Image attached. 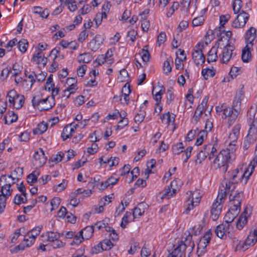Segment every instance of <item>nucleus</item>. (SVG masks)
<instances>
[{
	"label": "nucleus",
	"mask_w": 257,
	"mask_h": 257,
	"mask_svg": "<svg viewBox=\"0 0 257 257\" xmlns=\"http://www.w3.org/2000/svg\"><path fill=\"white\" fill-rule=\"evenodd\" d=\"M235 145L229 143L226 149H222L216 156L213 160V167L215 169H220L223 173L227 171L228 164L230 163L235 159Z\"/></svg>",
	"instance_id": "nucleus-1"
},
{
	"label": "nucleus",
	"mask_w": 257,
	"mask_h": 257,
	"mask_svg": "<svg viewBox=\"0 0 257 257\" xmlns=\"http://www.w3.org/2000/svg\"><path fill=\"white\" fill-rule=\"evenodd\" d=\"M235 186H232V183H226V186L223 185L221 187V190L225 191V198L227 194L229 195V201L230 207L240 210L241 202L243 198V193L242 191L234 190Z\"/></svg>",
	"instance_id": "nucleus-2"
},
{
	"label": "nucleus",
	"mask_w": 257,
	"mask_h": 257,
	"mask_svg": "<svg viewBox=\"0 0 257 257\" xmlns=\"http://www.w3.org/2000/svg\"><path fill=\"white\" fill-rule=\"evenodd\" d=\"M223 37H220L216 42V46L219 47V50H221L219 54L220 61L222 63H227L230 59L233 56L234 47L230 43L224 44L223 41Z\"/></svg>",
	"instance_id": "nucleus-3"
},
{
	"label": "nucleus",
	"mask_w": 257,
	"mask_h": 257,
	"mask_svg": "<svg viewBox=\"0 0 257 257\" xmlns=\"http://www.w3.org/2000/svg\"><path fill=\"white\" fill-rule=\"evenodd\" d=\"M225 199V191L221 190V186L219 187L218 194L213 203L211 210V217L213 220H216L219 217L223 207V203Z\"/></svg>",
	"instance_id": "nucleus-4"
},
{
	"label": "nucleus",
	"mask_w": 257,
	"mask_h": 257,
	"mask_svg": "<svg viewBox=\"0 0 257 257\" xmlns=\"http://www.w3.org/2000/svg\"><path fill=\"white\" fill-rule=\"evenodd\" d=\"M19 180L18 177H14L11 175H2L0 178V185H2L1 192L5 195H11L12 190L11 186Z\"/></svg>",
	"instance_id": "nucleus-5"
},
{
	"label": "nucleus",
	"mask_w": 257,
	"mask_h": 257,
	"mask_svg": "<svg viewBox=\"0 0 257 257\" xmlns=\"http://www.w3.org/2000/svg\"><path fill=\"white\" fill-rule=\"evenodd\" d=\"M32 102L34 108L40 111L48 110L53 107V98L48 96L41 99L39 96H35L33 97Z\"/></svg>",
	"instance_id": "nucleus-6"
},
{
	"label": "nucleus",
	"mask_w": 257,
	"mask_h": 257,
	"mask_svg": "<svg viewBox=\"0 0 257 257\" xmlns=\"http://www.w3.org/2000/svg\"><path fill=\"white\" fill-rule=\"evenodd\" d=\"M192 240V235L189 233L185 237V239L184 240H182L177 246L175 248L174 254L176 253L178 254L181 253H183V252H186V250L190 253L193 250L195 246L194 243Z\"/></svg>",
	"instance_id": "nucleus-7"
},
{
	"label": "nucleus",
	"mask_w": 257,
	"mask_h": 257,
	"mask_svg": "<svg viewBox=\"0 0 257 257\" xmlns=\"http://www.w3.org/2000/svg\"><path fill=\"white\" fill-rule=\"evenodd\" d=\"M7 97L8 98L10 105L17 109L21 108L25 102L24 95L19 94L15 89L10 90Z\"/></svg>",
	"instance_id": "nucleus-8"
},
{
	"label": "nucleus",
	"mask_w": 257,
	"mask_h": 257,
	"mask_svg": "<svg viewBox=\"0 0 257 257\" xmlns=\"http://www.w3.org/2000/svg\"><path fill=\"white\" fill-rule=\"evenodd\" d=\"M248 171H245L243 173L242 170L236 168L231 171L228 172V176L229 178V180L226 183H232L233 186H235V184L237 183L239 181H241L243 177H245V183L247 182L248 177L251 175L252 171L250 172H248V175L246 177L245 175L247 174Z\"/></svg>",
	"instance_id": "nucleus-9"
},
{
	"label": "nucleus",
	"mask_w": 257,
	"mask_h": 257,
	"mask_svg": "<svg viewBox=\"0 0 257 257\" xmlns=\"http://www.w3.org/2000/svg\"><path fill=\"white\" fill-rule=\"evenodd\" d=\"M94 231V226H87L80 230L79 232V236L76 237L73 242L76 245H79L83 240L90 239L93 235Z\"/></svg>",
	"instance_id": "nucleus-10"
},
{
	"label": "nucleus",
	"mask_w": 257,
	"mask_h": 257,
	"mask_svg": "<svg viewBox=\"0 0 257 257\" xmlns=\"http://www.w3.org/2000/svg\"><path fill=\"white\" fill-rule=\"evenodd\" d=\"M204 49L203 43H198L192 52V59L196 65H202L205 60V57L202 52Z\"/></svg>",
	"instance_id": "nucleus-11"
},
{
	"label": "nucleus",
	"mask_w": 257,
	"mask_h": 257,
	"mask_svg": "<svg viewBox=\"0 0 257 257\" xmlns=\"http://www.w3.org/2000/svg\"><path fill=\"white\" fill-rule=\"evenodd\" d=\"M239 113L234 110L230 106H227L226 109L222 115L223 119H227V123L228 127L231 126L235 122Z\"/></svg>",
	"instance_id": "nucleus-12"
},
{
	"label": "nucleus",
	"mask_w": 257,
	"mask_h": 257,
	"mask_svg": "<svg viewBox=\"0 0 257 257\" xmlns=\"http://www.w3.org/2000/svg\"><path fill=\"white\" fill-rule=\"evenodd\" d=\"M190 193L191 197H190L185 202L186 207L184 213L186 214H188L190 211L192 210L195 206L198 205L200 201V196H197V191L193 193L190 191Z\"/></svg>",
	"instance_id": "nucleus-13"
},
{
	"label": "nucleus",
	"mask_w": 257,
	"mask_h": 257,
	"mask_svg": "<svg viewBox=\"0 0 257 257\" xmlns=\"http://www.w3.org/2000/svg\"><path fill=\"white\" fill-rule=\"evenodd\" d=\"M47 158L45 156L44 152L42 148L35 152L33 157V164L36 168H40L45 164Z\"/></svg>",
	"instance_id": "nucleus-14"
},
{
	"label": "nucleus",
	"mask_w": 257,
	"mask_h": 257,
	"mask_svg": "<svg viewBox=\"0 0 257 257\" xmlns=\"http://www.w3.org/2000/svg\"><path fill=\"white\" fill-rule=\"evenodd\" d=\"M219 149V146L217 142H214L213 144H209L204 145L203 149L201 150L208 156V160H211L215 156V154L217 153V150Z\"/></svg>",
	"instance_id": "nucleus-15"
},
{
	"label": "nucleus",
	"mask_w": 257,
	"mask_h": 257,
	"mask_svg": "<svg viewBox=\"0 0 257 257\" xmlns=\"http://www.w3.org/2000/svg\"><path fill=\"white\" fill-rule=\"evenodd\" d=\"M249 15L248 13L242 11L232 22V27L235 28L243 27L248 20Z\"/></svg>",
	"instance_id": "nucleus-16"
},
{
	"label": "nucleus",
	"mask_w": 257,
	"mask_h": 257,
	"mask_svg": "<svg viewBox=\"0 0 257 257\" xmlns=\"http://www.w3.org/2000/svg\"><path fill=\"white\" fill-rule=\"evenodd\" d=\"M252 209L250 207H245L244 211L239 216L236 223V228L241 230L243 228V226L246 224L247 222L248 218L251 214Z\"/></svg>",
	"instance_id": "nucleus-17"
},
{
	"label": "nucleus",
	"mask_w": 257,
	"mask_h": 257,
	"mask_svg": "<svg viewBox=\"0 0 257 257\" xmlns=\"http://www.w3.org/2000/svg\"><path fill=\"white\" fill-rule=\"evenodd\" d=\"M208 100V97L205 96L202 100V102L198 105L192 118L193 122L196 123L199 120L200 117H201L203 114L204 108L206 107L207 105Z\"/></svg>",
	"instance_id": "nucleus-18"
},
{
	"label": "nucleus",
	"mask_w": 257,
	"mask_h": 257,
	"mask_svg": "<svg viewBox=\"0 0 257 257\" xmlns=\"http://www.w3.org/2000/svg\"><path fill=\"white\" fill-rule=\"evenodd\" d=\"M34 238H32L30 236H25L23 241L18 246L15 247L14 249H11V252L16 253L20 250H24L26 247L31 246L35 242Z\"/></svg>",
	"instance_id": "nucleus-19"
},
{
	"label": "nucleus",
	"mask_w": 257,
	"mask_h": 257,
	"mask_svg": "<svg viewBox=\"0 0 257 257\" xmlns=\"http://www.w3.org/2000/svg\"><path fill=\"white\" fill-rule=\"evenodd\" d=\"M65 84L68 85V87L65 89V93L66 92H69V94L67 95L65 94V96H66L67 98H68L71 94L74 93L78 89L76 84L77 80L76 78L73 77H68L65 81Z\"/></svg>",
	"instance_id": "nucleus-20"
},
{
	"label": "nucleus",
	"mask_w": 257,
	"mask_h": 257,
	"mask_svg": "<svg viewBox=\"0 0 257 257\" xmlns=\"http://www.w3.org/2000/svg\"><path fill=\"white\" fill-rule=\"evenodd\" d=\"M240 211L239 210L236 209V208H233L230 207L224 217V223L230 225V223L232 222L238 215Z\"/></svg>",
	"instance_id": "nucleus-21"
},
{
	"label": "nucleus",
	"mask_w": 257,
	"mask_h": 257,
	"mask_svg": "<svg viewBox=\"0 0 257 257\" xmlns=\"http://www.w3.org/2000/svg\"><path fill=\"white\" fill-rule=\"evenodd\" d=\"M229 224L223 223L216 226L215 233L220 238L225 239L226 237V233L229 228Z\"/></svg>",
	"instance_id": "nucleus-22"
},
{
	"label": "nucleus",
	"mask_w": 257,
	"mask_h": 257,
	"mask_svg": "<svg viewBox=\"0 0 257 257\" xmlns=\"http://www.w3.org/2000/svg\"><path fill=\"white\" fill-rule=\"evenodd\" d=\"M31 61L36 62L38 65H42L43 67H44L47 64V58L41 51H38L36 53L33 54Z\"/></svg>",
	"instance_id": "nucleus-23"
},
{
	"label": "nucleus",
	"mask_w": 257,
	"mask_h": 257,
	"mask_svg": "<svg viewBox=\"0 0 257 257\" xmlns=\"http://www.w3.org/2000/svg\"><path fill=\"white\" fill-rule=\"evenodd\" d=\"M148 208V205L145 202H141L138 204L133 211V215L134 218H139L145 212Z\"/></svg>",
	"instance_id": "nucleus-24"
},
{
	"label": "nucleus",
	"mask_w": 257,
	"mask_h": 257,
	"mask_svg": "<svg viewBox=\"0 0 257 257\" xmlns=\"http://www.w3.org/2000/svg\"><path fill=\"white\" fill-rule=\"evenodd\" d=\"M257 242V228L250 232L244 241V245L253 246Z\"/></svg>",
	"instance_id": "nucleus-25"
},
{
	"label": "nucleus",
	"mask_w": 257,
	"mask_h": 257,
	"mask_svg": "<svg viewBox=\"0 0 257 257\" xmlns=\"http://www.w3.org/2000/svg\"><path fill=\"white\" fill-rule=\"evenodd\" d=\"M219 51V47L216 46V43L213 46L207 54V61L210 63V62H215L218 58L217 53Z\"/></svg>",
	"instance_id": "nucleus-26"
},
{
	"label": "nucleus",
	"mask_w": 257,
	"mask_h": 257,
	"mask_svg": "<svg viewBox=\"0 0 257 257\" xmlns=\"http://www.w3.org/2000/svg\"><path fill=\"white\" fill-rule=\"evenodd\" d=\"M79 236L78 233H76L75 232L72 231H69L65 233V244L70 245H76L73 242L75 241V237Z\"/></svg>",
	"instance_id": "nucleus-27"
},
{
	"label": "nucleus",
	"mask_w": 257,
	"mask_h": 257,
	"mask_svg": "<svg viewBox=\"0 0 257 257\" xmlns=\"http://www.w3.org/2000/svg\"><path fill=\"white\" fill-rule=\"evenodd\" d=\"M99 38H101L100 36L96 35L88 44V47L92 51H97L102 43V41L99 40Z\"/></svg>",
	"instance_id": "nucleus-28"
},
{
	"label": "nucleus",
	"mask_w": 257,
	"mask_h": 257,
	"mask_svg": "<svg viewBox=\"0 0 257 257\" xmlns=\"http://www.w3.org/2000/svg\"><path fill=\"white\" fill-rule=\"evenodd\" d=\"M18 116L13 111H9L4 116L5 123L6 124H11L16 122L18 120Z\"/></svg>",
	"instance_id": "nucleus-29"
},
{
	"label": "nucleus",
	"mask_w": 257,
	"mask_h": 257,
	"mask_svg": "<svg viewBox=\"0 0 257 257\" xmlns=\"http://www.w3.org/2000/svg\"><path fill=\"white\" fill-rule=\"evenodd\" d=\"M256 30L255 28L251 27L246 32L245 39L248 43L251 44L256 36Z\"/></svg>",
	"instance_id": "nucleus-30"
},
{
	"label": "nucleus",
	"mask_w": 257,
	"mask_h": 257,
	"mask_svg": "<svg viewBox=\"0 0 257 257\" xmlns=\"http://www.w3.org/2000/svg\"><path fill=\"white\" fill-rule=\"evenodd\" d=\"M241 125L239 124H235L230 133L229 138L231 140L232 143L235 142L238 139L239 135L240 134V130Z\"/></svg>",
	"instance_id": "nucleus-31"
},
{
	"label": "nucleus",
	"mask_w": 257,
	"mask_h": 257,
	"mask_svg": "<svg viewBox=\"0 0 257 257\" xmlns=\"http://www.w3.org/2000/svg\"><path fill=\"white\" fill-rule=\"evenodd\" d=\"M211 235V231L210 230H209L206 232L203 237L200 239L198 244H199L201 248H202L203 246L206 247L210 243Z\"/></svg>",
	"instance_id": "nucleus-32"
},
{
	"label": "nucleus",
	"mask_w": 257,
	"mask_h": 257,
	"mask_svg": "<svg viewBox=\"0 0 257 257\" xmlns=\"http://www.w3.org/2000/svg\"><path fill=\"white\" fill-rule=\"evenodd\" d=\"M241 95L242 94L241 93L236 94L235 98L233 101V105L231 107L234 110L236 111V112L239 113L241 111Z\"/></svg>",
	"instance_id": "nucleus-33"
},
{
	"label": "nucleus",
	"mask_w": 257,
	"mask_h": 257,
	"mask_svg": "<svg viewBox=\"0 0 257 257\" xmlns=\"http://www.w3.org/2000/svg\"><path fill=\"white\" fill-rule=\"evenodd\" d=\"M249 49L247 45L242 50L241 59L243 62L247 63L251 60V54Z\"/></svg>",
	"instance_id": "nucleus-34"
},
{
	"label": "nucleus",
	"mask_w": 257,
	"mask_h": 257,
	"mask_svg": "<svg viewBox=\"0 0 257 257\" xmlns=\"http://www.w3.org/2000/svg\"><path fill=\"white\" fill-rule=\"evenodd\" d=\"M47 128V123L42 121L38 124L36 128L33 130V133L35 135H41L46 132Z\"/></svg>",
	"instance_id": "nucleus-35"
},
{
	"label": "nucleus",
	"mask_w": 257,
	"mask_h": 257,
	"mask_svg": "<svg viewBox=\"0 0 257 257\" xmlns=\"http://www.w3.org/2000/svg\"><path fill=\"white\" fill-rule=\"evenodd\" d=\"M161 119H162V122L163 123L169 125L170 123H173L174 122L175 117L174 114H173V116H171L170 112H168L163 114L161 116Z\"/></svg>",
	"instance_id": "nucleus-36"
},
{
	"label": "nucleus",
	"mask_w": 257,
	"mask_h": 257,
	"mask_svg": "<svg viewBox=\"0 0 257 257\" xmlns=\"http://www.w3.org/2000/svg\"><path fill=\"white\" fill-rule=\"evenodd\" d=\"M230 18V16L229 15H221L220 16V26L218 28L220 32H225L224 25L228 21ZM219 35H221V33H219Z\"/></svg>",
	"instance_id": "nucleus-37"
},
{
	"label": "nucleus",
	"mask_w": 257,
	"mask_h": 257,
	"mask_svg": "<svg viewBox=\"0 0 257 257\" xmlns=\"http://www.w3.org/2000/svg\"><path fill=\"white\" fill-rule=\"evenodd\" d=\"M215 70L213 68H204L202 69L201 74L204 78L206 80L208 79L209 77H213L215 74Z\"/></svg>",
	"instance_id": "nucleus-38"
},
{
	"label": "nucleus",
	"mask_w": 257,
	"mask_h": 257,
	"mask_svg": "<svg viewBox=\"0 0 257 257\" xmlns=\"http://www.w3.org/2000/svg\"><path fill=\"white\" fill-rule=\"evenodd\" d=\"M91 59L92 57L91 55L88 53L80 54L77 58V61L80 63H88L91 61Z\"/></svg>",
	"instance_id": "nucleus-39"
},
{
	"label": "nucleus",
	"mask_w": 257,
	"mask_h": 257,
	"mask_svg": "<svg viewBox=\"0 0 257 257\" xmlns=\"http://www.w3.org/2000/svg\"><path fill=\"white\" fill-rule=\"evenodd\" d=\"M257 136V120L253 119L250 125L247 137Z\"/></svg>",
	"instance_id": "nucleus-40"
},
{
	"label": "nucleus",
	"mask_w": 257,
	"mask_h": 257,
	"mask_svg": "<svg viewBox=\"0 0 257 257\" xmlns=\"http://www.w3.org/2000/svg\"><path fill=\"white\" fill-rule=\"evenodd\" d=\"M182 184V183L181 181L177 179H175L171 182L169 186L171 187L172 189V194H176L177 191L179 189Z\"/></svg>",
	"instance_id": "nucleus-41"
},
{
	"label": "nucleus",
	"mask_w": 257,
	"mask_h": 257,
	"mask_svg": "<svg viewBox=\"0 0 257 257\" xmlns=\"http://www.w3.org/2000/svg\"><path fill=\"white\" fill-rule=\"evenodd\" d=\"M109 219L105 218L101 221H97L94 224V228H96L98 230L105 228L106 225H108Z\"/></svg>",
	"instance_id": "nucleus-42"
},
{
	"label": "nucleus",
	"mask_w": 257,
	"mask_h": 257,
	"mask_svg": "<svg viewBox=\"0 0 257 257\" xmlns=\"http://www.w3.org/2000/svg\"><path fill=\"white\" fill-rule=\"evenodd\" d=\"M42 229V226H38L33 228L31 230H29L26 236H30L32 238H34V239L36 240V238L38 235L40 233Z\"/></svg>",
	"instance_id": "nucleus-43"
},
{
	"label": "nucleus",
	"mask_w": 257,
	"mask_h": 257,
	"mask_svg": "<svg viewBox=\"0 0 257 257\" xmlns=\"http://www.w3.org/2000/svg\"><path fill=\"white\" fill-rule=\"evenodd\" d=\"M118 180L119 178H114L113 177H111L105 181V184H106L105 186H103L104 183H101V189L104 190L110 185L113 186L117 183Z\"/></svg>",
	"instance_id": "nucleus-44"
},
{
	"label": "nucleus",
	"mask_w": 257,
	"mask_h": 257,
	"mask_svg": "<svg viewBox=\"0 0 257 257\" xmlns=\"http://www.w3.org/2000/svg\"><path fill=\"white\" fill-rule=\"evenodd\" d=\"M171 62L173 63V60L171 57L168 58L164 62L163 70L165 74L166 75H168L172 71V67L170 65Z\"/></svg>",
	"instance_id": "nucleus-45"
},
{
	"label": "nucleus",
	"mask_w": 257,
	"mask_h": 257,
	"mask_svg": "<svg viewBox=\"0 0 257 257\" xmlns=\"http://www.w3.org/2000/svg\"><path fill=\"white\" fill-rule=\"evenodd\" d=\"M40 173L37 171H34L27 177V182L31 185L36 183L37 180V177L39 175Z\"/></svg>",
	"instance_id": "nucleus-46"
},
{
	"label": "nucleus",
	"mask_w": 257,
	"mask_h": 257,
	"mask_svg": "<svg viewBox=\"0 0 257 257\" xmlns=\"http://www.w3.org/2000/svg\"><path fill=\"white\" fill-rule=\"evenodd\" d=\"M184 148L182 143H178L172 146V152L174 154L179 155L183 152Z\"/></svg>",
	"instance_id": "nucleus-47"
},
{
	"label": "nucleus",
	"mask_w": 257,
	"mask_h": 257,
	"mask_svg": "<svg viewBox=\"0 0 257 257\" xmlns=\"http://www.w3.org/2000/svg\"><path fill=\"white\" fill-rule=\"evenodd\" d=\"M60 47H57L51 50L50 52V53L49 55V57H52L53 56V60L54 61L55 59L58 57H60L61 59H63V56L62 55H60Z\"/></svg>",
	"instance_id": "nucleus-48"
},
{
	"label": "nucleus",
	"mask_w": 257,
	"mask_h": 257,
	"mask_svg": "<svg viewBox=\"0 0 257 257\" xmlns=\"http://www.w3.org/2000/svg\"><path fill=\"white\" fill-rule=\"evenodd\" d=\"M10 196L2 193L0 195V213L4 212L6 206L7 199Z\"/></svg>",
	"instance_id": "nucleus-49"
},
{
	"label": "nucleus",
	"mask_w": 257,
	"mask_h": 257,
	"mask_svg": "<svg viewBox=\"0 0 257 257\" xmlns=\"http://www.w3.org/2000/svg\"><path fill=\"white\" fill-rule=\"evenodd\" d=\"M28 45L29 44L27 40L25 39H22L18 42L19 50L23 53L27 51Z\"/></svg>",
	"instance_id": "nucleus-50"
},
{
	"label": "nucleus",
	"mask_w": 257,
	"mask_h": 257,
	"mask_svg": "<svg viewBox=\"0 0 257 257\" xmlns=\"http://www.w3.org/2000/svg\"><path fill=\"white\" fill-rule=\"evenodd\" d=\"M207 135L206 131H201L198 135L195 145L197 146L201 145L204 140L206 138Z\"/></svg>",
	"instance_id": "nucleus-51"
},
{
	"label": "nucleus",
	"mask_w": 257,
	"mask_h": 257,
	"mask_svg": "<svg viewBox=\"0 0 257 257\" xmlns=\"http://www.w3.org/2000/svg\"><path fill=\"white\" fill-rule=\"evenodd\" d=\"M120 82L127 81L128 79V74L125 69H121L119 72V75L117 77Z\"/></svg>",
	"instance_id": "nucleus-52"
},
{
	"label": "nucleus",
	"mask_w": 257,
	"mask_h": 257,
	"mask_svg": "<svg viewBox=\"0 0 257 257\" xmlns=\"http://www.w3.org/2000/svg\"><path fill=\"white\" fill-rule=\"evenodd\" d=\"M78 124L73 125L72 126V124L71 123L69 125L68 124L67 125H65V132H69V134H65V140L68 139L70 138L71 136L73 133H74L76 130V126H77Z\"/></svg>",
	"instance_id": "nucleus-53"
},
{
	"label": "nucleus",
	"mask_w": 257,
	"mask_h": 257,
	"mask_svg": "<svg viewBox=\"0 0 257 257\" xmlns=\"http://www.w3.org/2000/svg\"><path fill=\"white\" fill-rule=\"evenodd\" d=\"M111 7L110 3L108 1H106L104 3L102 7V14L104 16V18H107V14L109 13L110 9Z\"/></svg>",
	"instance_id": "nucleus-54"
},
{
	"label": "nucleus",
	"mask_w": 257,
	"mask_h": 257,
	"mask_svg": "<svg viewBox=\"0 0 257 257\" xmlns=\"http://www.w3.org/2000/svg\"><path fill=\"white\" fill-rule=\"evenodd\" d=\"M242 6V2L241 0H235L232 5V8L235 14L238 13Z\"/></svg>",
	"instance_id": "nucleus-55"
},
{
	"label": "nucleus",
	"mask_w": 257,
	"mask_h": 257,
	"mask_svg": "<svg viewBox=\"0 0 257 257\" xmlns=\"http://www.w3.org/2000/svg\"><path fill=\"white\" fill-rule=\"evenodd\" d=\"M145 115V110L141 109L134 118L135 122L138 123H141L144 120Z\"/></svg>",
	"instance_id": "nucleus-56"
},
{
	"label": "nucleus",
	"mask_w": 257,
	"mask_h": 257,
	"mask_svg": "<svg viewBox=\"0 0 257 257\" xmlns=\"http://www.w3.org/2000/svg\"><path fill=\"white\" fill-rule=\"evenodd\" d=\"M64 153L62 152H58L56 155H53L49 161L55 162L56 164L60 162L64 157Z\"/></svg>",
	"instance_id": "nucleus-57"
},
{
	"label": "nucleus",
	"mask_w": 257,
	"mask_h": 257,
	"mask_svg": "<svg viewBox=\"0 0 257 257\" xmlns=\"http://www.w3.org/2000/svg\"><path fill=\"white\" fill-rule=\"evenodd\" d=\"M102 246L103 250H107L110 249L113 246V243L110 239H104L101 241Z\"/></svg>",
	"instance_id": "nucleus-58"
},
{
	"label": "nucleus",
	"mask_w": 257,
	"mask_h": 257,
	"mask_svg": "<svg viewBox=\"0 0 257 257\" xmlns=\"http://www.w3.org/2000/svg\"><path fill=\"white\" fill-rule=\"evenodd\" d=\"M65 5L71 12H74L77 9L76 2L74 0H65Z\"/></svg>",
	"instance_id": "nucleus-59"
},
{
	"label": "nucleus",
	"mask_w": 257,
	"mask_h": 257,
	"mask_svg": "<svg viewBox=\"0 0 257 257\" xmlns=\"http://www.w3.org/2000/svg\"><path fill=\"white\" fill-rule=\"evenodd\" d=\"M65 218L67 219V222L74 224L76 223L77 218L76 217L70 212L67 211L65 208Z\"/></svg>",
	"instance_id": "nucleus-60"
},
{
	"label": "nucleus",
	"mask_w": 257,
	"mask_h": 257,
	"mask_svg": "<svg viewBox=\"0 0 257 257\" xmlns=\"http://www.w3.org/2000/svg\"><path fill=\"white\" fill-rule=\"evenodd\" d=\"M27 201V195L25 198L22 197L21 195H16L14 199V202L17 205H20L22 203H25Z\"/></svg>",
	"instance_id": "nucleus-61"
},
{
	"label": "nucleus",
	"mask_w": 257,
	"mask_h": 257,
	"mask_svg": "<svg viewBox=\"0 0 257 257\" xmlns=\"http://www.w3.org/2000/svg\"><path fill=\"white\" fill-rule=\"evenodd\" d=\"M204 22V17L202 16L195 18L192 21L193 27H197L203 25Z\"/></svg>",
	"instance_id": "nucleus-62"
},
{
	"label": "nucleus",
	"mask_w": 257,
	"mask_h": 257,
	"mask_svg": "<svg viewBox=\"0 0 257 257\" xmlns=\"http://www.w3.org/2000/svg\"><path fill=\"white\" fill-rule=\"evenodd\" d=\"M101 244L102 243H101V241H100L97 244L94 245L91 249L90 252L91 254H97V253L103 251Z\"/></svg>",
	"instance_id": "nucleus-63"
},
{
	"label": "nucleus",
	"mask_w": 257,
	"mask_h": 257,
	"mask_svg": "<svg viewBox=\"0 0 257 257\" xmlns=\"http://www.w3.org/2000/svg\"><path fill=\"white\" fill-rule=\"evenodd\" d=\"M12 69L14 71L13 76H17L21 73L23 67L19 64L16 63L13 65Z\"/></svg>",
	"instance_id": "nucleus-64"
}]
</instances>
